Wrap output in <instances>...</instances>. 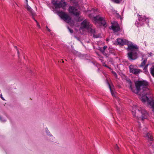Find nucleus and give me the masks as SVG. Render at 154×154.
<instances>
[{"label":"nucleus","instance_id":"obj_13","mask_svg":"<svg viewBox=\"0 0 154 154\" xmlns=\"http://www.w3.org/2000/svg\"><path fill=\"white\" fill-rule=\"evenodd\" d=\"M129 68L130 72L135 75L138 74L141 71L140 69L134 68V66L132 65H130L129 66Z\"/></svg>","mask_w":154,"mask_h":154},{"label":"nucleus","instance_id":"obj_4","mask_svg":"<svg viewBox=\"0 0 154 154\" xmlns=\"http://www.w3.org/2000/svg\"><path fill=\"white\" fill-rule=\"evenodd\" d=\"M80 28L81 29L87 30L88 32L93 35L94 38H97L100 37V34H97V32L94 27L90 24L88 21L86 19L82 23Z\"/></svg>","mask_w":154,"mask_h":154},{"label":"nucleus","instance_id":"obj_27","mask_svg":"<svg viewBox=\"0 0 154 154\" xmlns=\"http://www.w3.org/2000/svg\"><path fill=\"white\" fill-rule=\"evenodd\" d=\"M0 97H1V98L3 100H4L5 99H4V98L2 97V94H1L0 95Z\"/></svg>","mask_w":154,"mask_h":154},{"label":"nucleus","instance_id":"obj_7","mask_svg":"<svg viewBox=\"0 0 154 154\" xmlns=\"http://www.w3.org/2000/svg\"><path fill=\"white\" fill-rule=\"evenodd\" d=\"M59 15L60 17L67 23L70 22L71 20L70 17L62 11L58 12Z\"/></svg>","mask_w":154,"mask_h":154},{"label":"nucleus","instance_id":"obj_11","mask_svg":"<svg viewBox=\"0 0 154 154\" xmlns=\"http://www.w3.org/2000/svg\"><path fill=\"white\" fill-rule=\"evenodd\" d=\"M118 43L119 45H127L130 42H131L128 41L125 39L119 38L117 39Z\"/></svg>","mask_w":154,"mask_h":154},{"label":"nucleus","instance_id":"obj_5","mask_svg":"<svg viewBox=\"0 0 154 154\" xmlns=\"http://www.w3.org/2000/svg\"><path fill=\"white\" fill-rule=\"evenodd\" d=\"M97 9L92 8L91 10H88V13L89 14L91 12V13L89 14L88 16L90 18L94 20L96 22L100 23L101 25L106 27V23L103 18L100 17L99 15L96 17H94L93 15H92V14L95 11H97Z\"/></svg>","mask_w":154,"mask_h":154},{"label":"nucleus","instance_id":"obj_6","mask_svg":"<svg viewBox=\"0 0 154 154\" xmlns=\"http://www.w3.org/2000/svg\"><path fill=\"white\" fill-rule=\"evenodd\" d=\"M52 3L55 6L56 9L60 8H62L64 9L67 5L66 3L63 1H61L59 3H58L57 1H53Z\"/></svg>","mask_w":154,"mask_h":154},{"label":"nucleus","instance_id":"obj_29","mask_svg":"<svg viewBox=\"0 0 154 154\" xmlns=\"http://www.w3.org/2000/svg\"><path fill=\"white\" fill-rule=\"evenodd\" d=\"M115 148L116 149H118L119 148V147L117 146H116L115 147Z\"/></svg>","mask_w":154,"mask_h":154},{"label":"nucleus","instance_id":"obj_34","mask_svg":"<svg viewBox=\"0 0 154 154\" xmlns=\"http://www.w3.org/2000/svg\"><path fill=\"white\" fill-rule=\"evenodd\" d=\"M15 48L17 49V47L16 46L15 47Z\"/></svg>","mask_w":154,"mask_h":154},{"label":"nucleus","instance_id":"obj_25","mask_svg":"<svg viewBox=\"0 0 154 154\" xmlns=\"http://www.w3.org/2000/svg\"><path fill=\"white\" fill-rule=\"evenodd\" d=\"M68 29H69V31L71 33H72L73 32V30L71 29H70L69 28H68Z\"/></svg>","mask_w":154,"mask_h":154},{"label":"nucleus","instance_id":"obj_12","mask_svg":"<svg viewBox=\"0 0 154 154\" xmlns=\"http://www.w3.org/2000/svg\"><path fill=\"white\" fill-rule=\"evenodd\" d=\"M45 132L47 136V139L50 141L53 140L54 138L53 136L51 134L47 128H45Z\"/></svg>","mask_w":154,"mask_h":154},{"label":"nucleus","instance_id":"obj_31","mask_svg":"<svg viewBox=\"0 0 154 154\" xmlns=\"http://www.w3.org/2000/svg\"><path fill=\"white\" fill-rule=\"evenodd\" d=\"M17 54H18V56H19V51H18V50L17 49Z\"/></svg>","mask_w":154,"mask_h":154},{"label":"nucleus","instance_id":"obj_3","mask_svg":"<svg viewBox=\"0 0 154 154\" xmlns=\"http://www.w3.org/2000/svg\"><path fill=\"white\" fill-rule=\"evenodd\" d=\"M132 112L134 117L142 120L147 119L148 116L147 112L145 109L141 108L138 109L136 106L135 105L134 106Z\"/></svg>","mask_w":154,"mask_h":154},{"label":"nucleus","instance_id":"obj_1","mask_svg":"<svg viewBox=\"0 0 154 154\" xmlns=\"http://www.w3.org/2000/svg\"><path fill=\"white\" fill-rule=\"evenodd\" d=\"M127 83L132 91L137 94L140 99L144 103L147 102L150 105L154 112V99L152 98L151 93L147 87V82L145 81H139L135 82V87H133L129 79H127Z\"/></svg>","mask_w":154,"mask_h":154},{"label":"nucleus","instance_id":"obj_17","mask_svg":"<svg viewBox=\"0 0 154 154\" xmlns=\"http://www.w3.org/2000/svg\"><path fill=\"white\" fill-rule=\"evenodd\" d=\"M146 137L148 138L149 141H153V139L151 135V133L149 132L146 134Z\"/></svg>","mask_w":154,"mask_h":154},{"label":"nucleus","instance_id":"obj_28","mask_svg":"<svg viewBox=\"0 0 154 154\" xmlns=\"http://www.w3.org/2000/svg\"><path fill=\"white\" fill-rule=\"evenodd\" d=\"M46 27L47 30H48V31H49V32H50L51 31L50 29L48 28L47 26H46Z\"/></svg>","mask_w":154,"mask_h":154},{"label":"nucleus","instance_id":"obj_36","mask_svg":"<svg viewBox=\"0 0 154 154\" xmlns=\"http://www.w3.org/2000/svg\"><path fill=\"white\" fill-rule=\"evenodd\" d=\"M147 22L148 23V20L147 21H146V22Z\"/></svg>","mask_w":154,"mask_h":154},{"label":"nucleus","instance_id":"obj_33","mask_svg":"<svg viewBox=\"0 0 154 154\" xmlns=\"http://www.w3.org/2000/svg\"><path fill=\"white\" fill-rule=\"evenodd\" d=\"M62 63H63V62H64V61H63V60H62Z\"/></svg>","mask_w":154,"mask_h":154},{"label":"nucleus","instance_id":"obj_23","mask_svg":"<svg viewBox=\"0 0 154 154\" xmlns=\"http://www.w3.org/2000/svg\"><path fill=\"white\" fill-rule=\"evenodd\" d=\"M34 20H35V21L36 22V23H37V26L39 28H40V25H39V23H38L37 22V21L35 20V19H34V18H33Z\"/></svg>","mask_w":154,"mask_h":154},{"label":"nucleus","instance_id":"obj_35","mask_svg":"<svg viewBox=\"0 0 154 154\" xmlns=\"http://www.w3.org/2000/svg\"><path fill=\"white\" fill-rule=\"evenodd\" d=\"M152 54L151 53H150V54H149V55H151V54Z\"/></svg>","mask_w":154,"mask_h":154},{"label":"nucleus","instance_id":"obj_26","mask_svg":"<svg viewBox=\"0 0 154 154\" xmlns=\"http://www.w3.org/2000/svg\"><path fill=\"white\" fill-rule=\"evenodd\" d=\"M113 73V74L115 75V76L116 77H117V74H116V73L115 72H112Z\"/></svg>","mask_w":154,"mask_h":154},{"label":"nucleus","instance_id":"obj_9","mask_svg":"<svg viewBox=\"0 0 154 154\" xmlns=\"http://www.w3.org/2000/svg\"><path fill=\"white\" fill-rule=\"evenodd\" d=\"M69 11L70 13L73 14L75 16H78L79 15V11L75 7L72 6L69 8Z\"/></svg>","mask_w":154,"mask_h":154},{"label":"nucleus","instance_id":"obj_8","mask_svg":"<svg viewBox=\"0 0 154 154\" xmlns=\"http://www.w3.org/2000/svg\"><path fill=\"white\" fill-rule=\"evenodd\" d=\"M111 27L113 30L116 32L119 31L120 29L119 25L116 21H114L111 23Z\"/></svg>","mask_w":154,"mask_h":154},{"label":"nucleus","instance_id":"obj_16","mask_svg":"<svg viewBox=\"0 0 154 154\" xmlns=\"http://www.w3.org/2000/svg\"><path fill=\"white\" fill-rule=\"evenodd\" d=\"M108 84L109 85V88L110 89V90L112 95V96L113 97H115L116 98L117 100H118L119 98L116 96V95L115 93L112 90V88L111 87L109 83H108Z\"/></svg>","mask_w":154,"mask_h":154},{"label":"nucleus","instance_id":"obj_10","mask_svg":"<svg viewBox=\"0 0 154 154\" xmlns=\"http://www.w3.org/2000/svg\"><path fill=\"white\" fill-rule=\"evenodd\" d=\"M146 18L145 16H144L143 17L140 15H139L138 17V20L139 21H137L135 23V25L137 24V27L141 26L143 24V23L145 21H146Z\"/></svg>","mask_w":154,"mask_h":154},{"label":"nucleus","instance_id":"obj_19","mask_svg":"<svg viewBox=\"0 0 154 154\" xmlns=\"http://www.w3.org/2000/svg\"><path fill=\"white\" fill-rule=\"evenodd\" d=\"M107 48V47L106 46H104L103 48L101 49L100 51L103 53V54H104L105 50Z\"/></svg>","mask_w":154,"mask_h":154},{"label":"nucleus","instance_id":"obj_20","mask_svg":"<svg viewBox=\"0 0 154 154\" xmlns=\"http://www.w3.org/2000/svg\"><path fill=\"white\" fill-rule=\"evenodd\" d=\"M0 121L2 122H4L6 121V120L0 116Z\"/></svg>","mask_w":154,"mask_h":154},{"label":"nucleus","instance_id":"obj_22","mask_svg":"<svg viewBox=\"0 0 154 154\" xmlns=\"http://www.w3.org/2000/svg\"><path fill=\"white\" fill-rule=\"evenodd\" d=\"M113 2L116 3H119L121 1H122V0H111Z\"/></svg>","mask_w":154,"mask_h":154},{"label":"nucleus","instance_id":"obj_18","mask_svg":"<svg viewBox=\"0 0 154 154\" xmlns=\"http://www.w3.org/2000/svg\"><path fill=\"white\" fill-rule=\"evenodd\" d=\"M150 72L152 75L154 76V66H152L151 68Z\"/></svg>","mask_w":154,"mask_h":154},{"label":"nucleus","instance_id":"obj_32","mask_svg":"<svg viewBox=\"0 0 154 154\" xmlns=\"http://www.w3.org/2000/svg\"><path fill=\"white\" fill-rule=\"evenodd\" d=\"M117 110H119V109L118 108H117Z\"/></svg>","mask_w":154,"mask_h":154},{"label":"nucleus","instance_id":"obj_24","mask_svg":"<svg viewBox=\"0 0 154 154\" xmlns=\"http://www.w3.org/2000/svg\"><path fill=\"white\" fill-rule=\"evenodd\" d=\"M103 66H105V67H107V68H109V69H110V67H109V66H108L106 65V64H105V63H103Z\"/></svg>","mask_w":154,"mask_h":154},{"label":"nucleus","instance_id":"obj_14","mask_svg":"<svg viewBox=\"0 0 154 154\" xmlns=\"http://www.w3.org/2000/svg\"><path fill=\"white\" fill-rule=\"evenodd\" d=\"M25 2L26 5V8L27 10L30 12V14L32 15V18H34V17L35 15V14L34 13L32 9L29 6L27 0H25Z\"/></svg>","mask_w":154,"mask_h":154},{"label":"nucleus","instance_id":"obj_30","mask_svg":"<svg viewBox=\"0 0 154 154\" xmlns=\"http://www.w3.org/2000/svg\"><path fill=\"white\" fill-rule=\"evenodd\" d=\"M147 130V129L146 128H143V130L144 131H146Z\"/></svg>","mask_w":154,"mask_h":154},{"label":"nucleus","instance_id":"obj_21","mask_svg":"<svg viewBox=\"0 0 154 154\" xmlns=\"http://www.w3.org/2000/svg\"><path fill=\"white\" fill-rule=\"evenodd\" d=\"M148 65L149 64H147L144 68L143 69L145 72H146L147 71V68Z\"/></svg>","mask_w":154,"mask_h":154},{"label":"nucleus","instance_id":"obj_15","mask_svg":"<svg viewBox=\"0 0 154 154\" xmlns=\"http://www.w3.org/2000/svg\"><path fill=\"white\" fill-rule=\"evenodd\" d=\"M142 61L140 65V67L143 66L146 62L147 57L145 55L143 54L142 55Z\"/></svg>","mask_w":154,"mask_h":154},{"label":"nucleus","instance_id":"obj_2","mask_svg":"<svg viewBox=\"0 0 154 154\" xmlns=\"http://www.w3.org/2000/svg\"><path fill=\"white\" fill-rule=\"evenodd\" d=\"M138 49L137 46L132 42L129 43L128 44L127 50L128 51L127 55L128 60H134L138 58L139 53Z\"/></svg>","mask_w":154,"mask_h":154}]
</instances>
